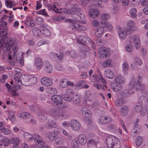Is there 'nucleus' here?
<instances>
[{"instance_id": "5", "label": "nucleus", "mask_w": 148, "mask_h": 148, "mask_svg": "<svg viewBox=\"0 0 148 148\" xmlns=\"http://www.w3.org/2000/svg\"><path fill=\"white\" fill-rule=\"evenodd\" d=\"M71 10H69L67 9H64L63 10V12L65 14H70L71 15H73L75 17V18L77 17H79L77 15V14H75L76 12H80V14L81 15L82 14V12H81V10L79 8H75L78 6V5L77 4H72L71 5Z\"/></svg>"}, {"instance_id": "27", "label": "nucleus", "mask_w": 148, "mask_h": 148, "mask_svg": "<svg viewBox=\"0 0 148 148\" xmlns=\"http://www.w3.org/2000/svg\"><path fill=\"white\" fill-rule=\"evenodd\" d=\"M101 24L102 27L105 28L107 31L110 32L113 29L112 25L110 23L106 22H101Z\"/></svg>"}, {"instance_id": "48", "label": "nucleus", "mask_w": 148, "mask_h": 148, "mask_svg": "<svg viewBox=\"0 0 148 148\" xmlns=\"http://www.w3.org/2000/svg\"><path fill=\"white\" fill-rule=\"evenodd\" d=\"M67 80L66 79L63 78L61 79L60 82V85L62 87L65 88L67 86Z\"/></svg>"}, {"instance_id": "8", "label": "nucleus", "mask_w": 148, "mask_h": 148, "mask_svg": "<svg viewBox=\"0 0 148 148\" xmlns=\"http://www.w3.org/2000/svg\"><path fill=\"white\" fill-rule=\"evenodd\" d=\"M33 141L35 142L36 145L40 148H50L49 147H44L45 142L42 140V138L40 136L37 135H33Z\"/></svg>"}, {"instance_id": "29", "label": "nucleus", "mask_w": 148, "mask_h": 148, "mask_svg": "<svg viewBox=\"0 0 148 148\" xmlns=\"http://www.w3.org/2000/svg\"><path fill=\"white\" fill-rule=\"evenodd\" d=\"M47 136L50 140L53 141L58 138V135L53 132H49L47 133Z\"/></svg>"}, {"instance_id": "24", "label": "nucleus", "mask_w": 148, "mask_h": 148, "mask_svg": "<svg viewBox=\"0 0 148 148\" xmlns=\"http://www.w3.org/2000/svg\"><path fill=\"white\" fill-rule=\"evenodd\" d=\"M37 114L39 119L41 120H45L47 118V112L44 111L41 109L39 110L37 112Z\"/></svg>"}, {"instance_id": "15", "label": "nucleus", "mask_w": 148, "mask_h": 148, "mask_svg": "<svg viewBox=\"0 0 148 148\" xmlns=\"http://www.w3.org/2000/svg\"><path fill=\"white\" fill-rule=\"evenodd\" d=\"M112 121V118L109 116H102L99 119V123L101 125L109 124Z\"/></svg>"}, {"instance_id": "43", "label": "nucleus", "mask_w": 148, "mask_h": 148, "mask_svg": "<svg viewBox=\"0 0 148 148\" xmlns=\"http://www.w3.org/2000/svg\"><path fill=\"white\" fill-rule=\"evenodd\" d=\"M137 9L135 8H131L129 11V14L132 18H135L137 16Z\"/></svg>"}, {"instance_id": "51", "label": "nucleus", "mask_w": 148, "mask_h": 148, "mask_svg": "<svg viewBox=\"0 0 148 148\" xmlns=\"http://www.w3.org/2000/svg\"><path fill=\"white\" fill-rule=\"evenodd\" d=\"M6 6L8 8H11L15 6V3L13 1L7 0L5 1Z\"/></svg>"}, {"instance_id": "10", "label": "nucleus", "mask_w": 148, "mask_h": 148, "mask_svg": "<svg viewBox=\"0 0 148 148\" xmlns=\"http://www.w3.org/2000/svg\"><path fill=\"white\" fill-rule=\"evenodd\" d=\"M18 70L17 71L18 73H16L14 74V83L13 86L15 88L17 89L16 88L17 87L18 89H20L21 88V85L22 84L21 79V73H20V70L19 69H17Z\"/></svg>"}, {"instance_id": "44", "label": "nucleus", "mask_w": 148, "mask_h": 148, "mask_svg": "<svg viewBox=\"0 0 148 148\" xmlns=\"http://www.w3.org/2000/svg\"><path fill=\"white\" fill-rule=\"evenodd\" d=\"M86 36L83 35H79L77 39V42L78 43L83 45H85L84 40Z\"/></svg>"}, {"instance_id": "25", "label": "nucleus", "mask_w": 148, "mask_h": 148, "mask_svg": "<svg viewBox=\"0 0 148 148\" xmlns=\"http://www.w3.org/2000/svg\"><path fill=\"white\" fill-rule=\"evenodd\" d=\"M132 39L135 47L136 49H139L140 46V40L139 36L134 35L132 37Z\"/></svg>"}, {"instance_id": "26", "label": "nucleus", "mask_w": 148, "mask_h": 148, "mask_svg": "<svg viewBox=\"0 0 148 148\" xmlns=\"http://www.w3.org/2000/svg\"><path fill=\"white\" fill-rule=\"evenodd\" d=\"M43 63L42 59L40 58L36 57L35 60V64L37 70H39L41 69Z\"/></svg>"}, {"instance_id": "54", "label": "nucleus", "mask_w": 148, "mask_h": 148, "mask_svg": "<svg viewBox=\"0 0 148 148\" xmlns=\"http://www.w3.org/2000/svg\"><path fill=\"white\" fill-rule=\"evenodd\" d=\"M48 127L49 128H55L58 127V124L55 122H53L52 120L51 122L48 124Z\"/></svg>"}, {"instance_id": "63", "label": "nucleus", "mask_w": 148, "mask_h": 148, "mask_svg": "<svg viewBox=\"0 0 148 148\" xmlns=\"http://www.w3.org/2000/svg\"><path fill=\"white\" fill-rule=\"evenodd\" d=\"M99 22L96 19H94L92 21V24L94 27H98L99 25Z\"/></svg>"}, {"instance_id": "11", "label": "nucleus", "mask_w": 148, "mask_h": 148, "mask_svg": "<svg viewBox=\"0 0 148 148\" xmlns=\"http://www.w3.org/2000/svg\"><path fill=\"white\" fill-rule=\"evenodd\" d=\"M90 79L92 82H95L96 81V83L93 84L94 86L97 89H99L100 87L104 89V88L101 84H99L98 83L99 81V77L96 75H93L92 77H90Z\"/></svg>"}, {"instance_id": "31", "label": "nucleus", "mask_w": 148, "mask_h": 148, "mask_svg": "<svg viewBox=\"0 0 148 148\" xmlns=\"http://www.w3.org/2000/svg\"><path fill=\"white\" fill-rule=\"evenodd\" d=\"M59 5V4L57 2L53 3L52 4L49 5V10H53L56 12H59L60 11L59 10H60V9L57 8Z\"/></svg>"}, {"instance_id": "22", "label": "nucleus", "mask_w": 148, "mask_h": 148, "mask_svg": "<svg viewBox=\"0 0 148 148\" xmlns=\"http://www.w3.org/2000/svg\"><path fill=\"white\" fill-rule=\"evenodd\" d=\"M82 114L86 118H90L92 116L91 111L86 108H83L81 110Z\"/></svg>"}, {"instance_id": "12", "label": "nucleus", "mask_w": 148, "mask_h": 148, "mask_svg": "<svg viewBox=\"0 0 148 148\" xmlns=\"http://www.w3.org/2000/svg\"><path fill=\"white\" fill-rule=\"evenodd\" d=\"M134 93V91L132 89L125 90L120 92V94L123 98H121L119 100L120 102H122L125 101V98L127 97Z\"/></svg>"}, {"instance_id": "55", "label": "nucleus", "mask_w": 148, "mask_h": 148, "mask_svg": "<svg viewBox=\"0 0 148 148\" xmlns=\"http://www.w3.org/2000/svg\"><path fill=\"white\" fill-rule=\"evenodd\" d=\"M8 118L10 120L13 121L15 120V116L13 112L12 111H10L8 113Z\"/></svg>"}, {"instance_id": "47", "label": "nucleus", "mask_w": 148, "mask_h": 148, "mask_svg": "<svg viewBox=\"0 0 148 148\" xmlns=\"http://www.w3.org/2000/svg\"><path fill=\"white\" fill-rule=\"evenodd\" d=\"M47 92L49 94H56L57 91V89L54 88L49 87L47 88Z\"/></svg>"}, {"instance_id": "6", "label": "nucleus", "mask_w": 148, "mask_h": 148, "mask_svg": "<svg viewBox=\"0 0 148 148\" xmlns=\"http://www.w3.org/2000/svg\"><path fill=\"white\" fill-rule=\"evenodd\" d=\"M65 112L64 110L58 109H53L50 111V114L56 118L62 119L64 116Z\"/></svg>"}, {"instance_id": "17", "label": "nucleus", "mask_w": 148, "mask_h": 148, "mask_svg": "<svg viewBox=\"0 0 148 148\" xmlns=\"http://www.w3.org/2000/svg\"><path fill=\"white\" fill-rule=\"evenodd\" d=\"M99 14V10L96 8H92L89 11V15L90 17L92 18H97Z\"/></svg>"}, {"instance_id": "19", "label": "nucleus", "mask_w": 148, "mask_h": 148, "mask_svg": "<svg viewBox=\"0 0 148 148\" xmlns=\"http://www.w3.org/2000/svg\"><path fill=\"white\" fill-rule=\"evenodd\" d=\"M70 125L72 129L74 130H79L81 127L80 123L78 121L75 120H73L71 121Z\"/></svg>"}, {"instance_id": "30", "label": "nucleus", "mask_w": 148, "mask_h": 148, "mask_svg": "<svg viewBox=\"0 0 148 148\" xmlns=\"http://www.w3.org/2000/svg\"><path fill=\"white\" fill-rule=\"evenodd\" d=\"M18 116L21 118L25 119L26 123L30 121L29 119L30 117V115L28 112H24Z\"/></svg>"}, {"instance_id": "9", "label": "nucleus", "mask_w": 148, "mask_h": 148, "mask_svg": "<svg viewBox=\"0 0 148 148\" xmlns=\"http://www.w3.org/2000/svg\"><path fill=\"white\" fill-rule=\"evenodd\" d=\"M116 139L108 137L106 138V141L108 146L110 148H121V145L119 142L116 141Z\"/></svg>"}, {"instance_id": "14", "label": "nucleus", "mask_w": 148, "mask_h": 148, "mask_svg": "<svg viewBox=\"0 0 148 148\" xmlns=\"http://www.w3.org/2000/svg\"><path fill=\"white\" fill-rule=\"evenodd\" d=\"M114 80L115 83L122 85L125 84L126 82L125 77L121 74L116 75L114 77Z\"/></svg>"}, {"instance_id": "57", "label": "nucleus", "mask_w": 148, "mask_h": 148, "mask_svg": "<svg viewBox=\"0 0 148 148\" xmlns=\"http://www.w3.org/2000/svg\"><path fill=\"white\" fill-rule=\"evenodd\" d=\"M77 139H75L72 142V147L71 148H79L78 144Z\"/></svg>"}, {"instance_id": "23", "label": "nucleus", "mask_w": 148, "mask_h": 148, "mask_svg": "<svg viewBox=\"0 0 148 148\" xmlns=\"http://www.w3.org/2000/svg\"><path fill=\"white\" fill-rule=\"evenodd\" d=\"M104 29L101 25L97 28L95 31V36L97 37H100L104 33Z\"/></svg>"}, {"instance_id": "41", "label": "nucleus", "mask_w": 148, "mask_h": 148, "mask_svg": "<svg viewBox=\"0 0 148 148\" xmlns=\"http://www.w3.org/2000/svg\"><path fill=\"white\" fill-rule=\"evenodd\" d=\"M51 99L53 102H60L63 101L62 97L58 95L53 96L51 97Z\"/></svg>"}, {"instance_id": "35", "label": "nucleus", "mask_w": 148, "mask_h": 148, "mask_svg": "<svg viewBox=\"0 0 148 148\" xmlns=\"http://www.w3.org/2000/svg\"><path fill=\"white\" fill-rule=\"evenodd\" d=\"M53 105L55 107L60 108H65L67 106L66 102H54Z\"/></svg>"}, {"instance_id": "18", "label": "nucleus", "mask_w": 148, "mask_h": 148, "mask_svg": "<svg viewBox=\"0 0 148 148\" xmlns=\"http://www.w3.org/2000/svg\"><path fill=\"white\" fill-rule=\"evenodd\" d=\"M112 90L115 92H117L121 91L123 88L122 84L112 83L110 85Z\"/></svg>"}, {"instance_id": "28", "label": "nucleus", "mask_w": 148, "mask_h": 148, "mask_svg": "<svg viewBox=\"0 0 148 148\" xmlns=\"http://www.w3.org/2000/svg\"><path fill=\"white\" fill-rule=\"evenodd\" d=\"M104 75L106 77L110 79H112L114 77V73L109 69H107L105 71Z\"/></svg>"}, {"instance_id": "53", "label": "nucleus", "mask_w": 148, "mask_h": 148, "mask_svg": "<svg viewBox=\"0 0 148 148\" xmlns=\"http://www.w3.org/2000/svg\"><path fill=\"white\" fill-rule=\"evenodd\" d=\"M135 110L137 112H141L142 110V107L140 103L138 102L136 103L135 108Z\"/></svg>"}, {"instance_id": "59", "label": "nucleus", "mask_w": 148, "mask_h": 148, "mask_svg": "<svg viewBox=\"0 0 148 148\" xmlns=\"http://www.w3.org/2000/svg\"><path fill=\"white\" fill-rule=\"evenodd\" d=\"M0 130L1 133H3L5 135H7L10 134L11 131L8 129L3 127L0 129Z\"/></svg>"}, {"instance_id": "1", "label": "nucleus", "mask_w": 148, "mask_h": 148, "mask_svg": "<svg viewBox=\"0 0 148 148\" xmlns=\"http://www.w3.org/2000/svg\"><path fill=\"white\" fill-rule=\"evenodd\" d=\"M7 38L6 32L3 30L0 31V53L8 52V58L10 63L12 66H15L18 60L17 55L18 41L15 38H9L5 44Z\"/></svg>"}, {"instance_id": "49", "label": "nucleus", "mask_w": 148, "mask_h": 148, "mask_svg": "<svg viewBox=\"0 0 148 148\" xmlns=\"http://www.w3.org/2000/svg\"><path fill=\"white\" fill-rule=\"evenodd\" d=\"M110 17V15L107 13H103L101 16V19L103 21H105L109 19Z\"/></svg>"}, {"instance_id": "62", "label": "nucleus", "mask_w": 148, "mask_h": 148, "mask_svg": "<svg viewBox=\"0 0 148 148\" xmlns=\"http://www.w3.org/2000/svg\"><path fill=\"white\" fill-rule=\"evenodd\" d=\"M7 25V23L5 22L4 21H2L1 24L0 25V30L6 29Z\"/></svg>"}, {"instance_id": "39", "label": "nucleus", "mask_w": 148, "mask_h": 148, "mask_svg": "<svg viewBox=\"0 0 148 148\" xmlns=\"http://www.w3.org/2000/svg\"><path fill=\"white\" fill-rule=\"evenodd\" d=\"M112 65V61L111 59H108L104 61L102 65L104 68H107L111 66Z\"/></svg>"}, {"instance_id": "7", "label": "nucleus", "mask_w": 148, "mask_h": 148, "mask_svg": "<svg viewBox=\"0 0 148 148\" xmlns=\"http://www.w3.org/2000/svg\"><path fill=\"white\" fill-rule=\"evenodd\" d=\"M116 29L118 30L119 38L121 40H124L127 37L128 34H131L129 32H128L126 29L121 28L119 26H117Z\"/></svg>"}, {"instance_id": "52", "label": "nucleus", "mask_w": 148, "mask_h": 148, "mask_svg": "<svg viewBox=\"0 0 148 148\" xmlns=\"http://www.w3.org/2000/svg\"><path fill=\"white\" fill-rule=\"evenodd\" d=\"M125 49L127 52L131 53L133 50V46L131 44H127L125 47Z\"/></svg>"}, {"instance_id": "60", "label": "nucleus", "mask_w": 148, "mask_h": 148, "mask_svg": "<svg viewBox=\"0 0 148 148\" xmlns=\"http://www.w3.org/2000/svg\"><path fill=\"white\" fill-rule=\"evenodd\" d=\"M49 43V42L47 40H41L39 41L37 43V45L38 47H40L41 46L45 44H48Z\"/></svg>"}, {"instance_id": "33", "label": "nucleus", "mask_w": 148, "mask_h": 148, "mask_svg": "<svg viewBox=\"0 0 148 148\" xmlns=\"http://www.w3.org/2000/svg\"><path fill=\"white\" fill-rule=\"evenodd\" d=\"M122 69L123 74L127 75L128 73L129 65L126 62H124L122 64Z\"/></svg>"}, {"instance_id": "42", "label": "nucleus", "mask_w": 148, "mask_h": 148, "mask_svg": "<svg viewBox=\"0 0 148 148\" xmlns=\"http://www.w3.org/2000/svg\"><path fill=\"white\" fill-rule=\"evenodd\" d=\"M25 23V24L27 26L32 27H34L35 25V23L33 19L31 18L28 19Z\"/></svg>"}, {"instance_id": "37", "label": "nucleus", "mask_w": 148, "mask_h": 148, "mask_svg": "<svg viewBox=\"0 0 148 148\" xmlns=\"http://www.w3.org/2000/svg\"><path fill=\"white\" fill-rule=\"evenodd\" d=\"M120 112L122 115L123 116L126 115L128 112V107L126 106H122L121 108Z\"/></svg>"}, {"instance_id": "20", "label": "nucleus", "mask_w": 148, "mask_h": 148, "mask_svg": "<svg viewBox=\"0 0 148 148\" xmlns=\"http://www.w3.org/2000/svg\"><path fill=\"white\" fill-rule=\"evenodd\" d=\"M41 82L43 85L47 86H51L53 83L51 79L46 77H42L41 79Z\"/></svg>"}, {"instance_id": "50", "label": "nucleus", "mask_w": 148, "mask_h": 148, "mask_svg": "<svg viewBox=\"0 0 148 148\" xmlns=\"http://www.w3.org/2000/svg\"><path fill=\"white\" fill-rule=\"evenodd\" d=\"M143 142V138L139 136H138L136 141V144L137 146H140L142 143Z\"/></svg>"}, {"instance_id": "45", "label": "nucleus", "mask_w": 148, "mask_h": 148, "mask_svg": "<svg viewBox=\"0 0 148 148\" xmlns=\"http://www.w3.org/2000/svg\"><path fill=\"white\" fill-rule=\"evenodd\" d=\"M24 137L25 139L29 141H33V136L28 133L25 132L24 133Z\"/></svg>"}, {"instance_id": "13", "label": "nucleus", "mask_w": 148, "mask_h": 148, "mask_svg": "<svg viewBox=\"0 0 148 148\" xmlns=\"http://www.w3.org/2000/svg\"><path fill=\"white\" fill-rule=\"evenodd\" d=\"M126 25L128 29H126L128 32H129L132 33L134 31H136L137 28L136 26L135 22L132 20H129L126 23Z\"/></svg>"}, {"instance_id": "64", "label": "nucleus", "mask_w": 148, "mask_h": 148, "mask_svg": "<svg viewBox=\"0 0 148 148\" xmlns=\"http://www.w3.org/2000/svg\"><path fill=\"white\" fill-rule=\"evenodd\" d=\"M21 81L27 82V79L29 77V76H28L27 75L25 74H21Z\"/></svg>"}, {"instance_id": "2", "label": "nucleus", "mask_w": 148, "mask_h": 148, "mask_svg": "<svg viewBox=\"0 0 148 148\" xmlns=\"http://www.w3.org/2000/svg\"><path fill=\"white\" fill-rule=\"evenodd\" d=\"M78 20L74 19L71 20L70 19H66L65 22L70 23L69 27L73 30H77L78 31H84L86 29V27L82 25H80L77 23Z\"/></svg>"}, {"instance_id": "61", "label": "nucleus", "mask_w": 148, "mask_h": 148, "mask_svg": "<svg viewBox=\"0 0 148 148\" xmlns=\"http://www.w3.org/2000/svg\"><path fill=\"white\" fill-rule=\"evenodd\" d=\"M97 143L93 139H90L88 140L87 142V145L88 147H90L92 145H96Z\"/></svg>"}, {"instance_id": "4", "label": "nucleus", "mask_w": 148, "mask_h": 148, "mask_svg": "<svg viewBox=\"0 0 148 148\" xmlns=\"http://www.w3.org/2000/svg\"><path fill=\"white\" fill-rule=\"evenodd\" d=\"M129 87L138 90H144L145 88V85L142 82H136V80L134 77L132 78L130 80L129 84Z\"/></svg>"}, {"instance_id": "56", "label": "nucleus", "mask_w": 148, "mask_h": 148, "mask_svg": "<svg viewBox=\"0 0 148 148\" xmlns=\"http://www.w3.org/2000/svg\"><path fill=\"white\" fill-rule=\"evenodd\" d=\"M2 142L3 143V144L0 145H3L4 146L6 147L8 146L10 143V141L9 139L6 138L5 140H4V141Z\"/></svg>"}, {"instance_id": "16", "label": "nucleus", "mask_w": 148, "mask_h": 148, "mask_svg": "<svg viewBox=\"0 0 148 148\" xmlns=\"http://www.w3.org/2000/svg\"><path fill=\"white\" fill-rule=\"evenodd\" d=\"M98 50L99 53L103 57H108L110 56V52L108 48L102 47L99 48Z\"/></svg>"}, {"instance_id": "46", "label": "nucleus", "mask_w": 148, "mask_h": 148, "mask_svg": "<svg viewBox=\"0 0 148 148\" xmlns=\"http://www.w3.org/2000/svg\"><path fill=\"white\" fill-rule=\"evenodd\" d=\"M133 60L134 63L139 66L141 65L143 63L142 60L140 58L137 57H135L134 58Z\"/></svg>"}, {"instance_id": "32", "label": "nucleus", "mask_w": 148, "mask_h": 148, "mask_svg": "<svg viewBox=\"0 0 148 148\" xmlns=\"http://www.w3.org/2000/svg\"><path fill=\"white\" fill-rule=\"evenodd\" d=\"M77 140L78 143L81 145L85 144L87 141L86 136L84 134L79 135Z\"/></svg>"}, {"instance_id": "38", "label": "nucleus", "mask_w": 148, "mask_h": 148, "mask_svg": "<svg viewBox=\"0 0 148 148\" xmlns=\"http://www.w3.org/2000/svg\"><path fill=\"white\" fill-rule=\"evenodd\" d=\"M86 83V82L83 80H81L79 82L75 85V87L77 89H80L83 88L84 85Z\"/></svg>"}, {"instance_id": "3", "label": "nucleus", "mask_w": 148, "mask_h": 148, "mask_svg": "<svg viewBox=\"0 0 148 148\" xmlns=\"http://www.w3.org/2000/svg\"><path fill=\"white\" fill-rule=\"evenodd\" d=\"M50 27L46 25H42L40 28V30L37 27H35L32 30L33 34L38 36L39 35V32L40 31L41 33L45 36H49L50 35L51 32L49 30Z\"/></svg>"}, {"instance_id": "34", "label": "nucleus", "mask_w": 148, "mask_h": 148, "mask_svg": "<svg viewBox=\"0 0 148 148\" xmlns=\"http://www.w3.org/2000/svg\"><path fill=\"white\" fill-rule=\"evenodd\" d=\"M10 143L13 144L14 148H18L19 144V139L17 137H14L10 139Z\"/></svg>"}, {"instance_id": "40", "label": "nucleus", "mask_w": 148, "mask_h": 148, "mask_svg": "<svg viewBox=\"0 0 148 148\" xmlns=\"http://www.w3.org/2000/svg\"><path fill=\"white\" fill-rule=\"evenodd\" d=\"M5 85L7 88L8 91L12 92V95L16 96L18 95V94L16 92V91L14 90H13V91H12V86L10 85L9 84L6 83L5 84Z\"/></svg>"}, {"instance_id": "36", "label": "nucleus", "mask_w": 148, "mask_h": 148, "mask_svg": "<svg viewBox=\"0 0 148 148\" xmlns=\"http://www.w3.org/2000/svg\"><path fill=\"white\" fill-rule=\"evenodd\" d=\"M27 82L29 83V85H34L37 82V78L35 77L29 76V77L27 81Z\"/></svg>"}, {"instance_id": "21", "label": "nucleus", "mask_w": 148, "mask_h": 148, "mask_svg": "<svg viewBox=\"0 0 148 148\" xmlns=\"http://www.w3.org/2000/svg\"><path fill=\"white\" fill-rule=\"evenodd\" d=\"M53 67L48 61L45 62L44 69L47 73H50L52 72L53 71Z\"/></svg>"}, {"instance_id": "58", "label": "nucleus", "mask_w": 148, "mask_h": 148, "mask_svg": "<svg viewBox=\"0 0 148 148\" xmlns=\"http://www.w3.org/2000/svg\"><path fill=\"white\" fill-rule=\"evenodd\" d=\"M66 53L69 54L73 58H75L77 56L76 51L74 50H71L70 52L67 51Z\"/></svg>"}]
</instances>
